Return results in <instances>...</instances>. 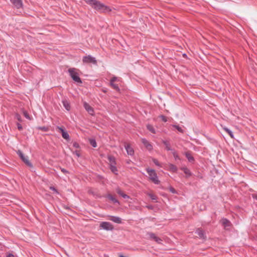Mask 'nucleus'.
<instances>
[{
	"mask_svg": "<svg viewBox=\"0 0 257 257\" xmlns=\"http://www.w3.org/2000/svg\"><path fill=\"white\" fill-rule=\"evenodd\" d=\"M86 2L96 10L103 12L109 11V8L96 0H86Z\"/></svg>",
	"mask_w": 257,
	"mask_h": 257,
	"instance_id": "f257e3e1",
	"label": "nucleus"
},
{
	"mask_svg": "<svg viewBox=\"0 0 257 257\" xmlns=\"http://www.w3.org/2000/svg\"><path fill=\"white\" fill-rule=\"evenodd\" d=\"M147 173L149 175L150 180L155 184H159L160 182L158 179L157 175L154 169L147 168L146 169Z\"/></svg>",
	"mask_w": 257,
	"mask_h": 257,
	"instance_id": "f03ea898",
	"label": "nucleus"
},
{
	"mask_svg": "<svg viewBox=\"0 0 257 257\" xmlns=\"http://www.w3.org/2000/svg\"><path fill=\"white\" fill-rule=\"evenodd\" d=\"M68 72L72 79L76 82L78 83H82L80 78L79 77L77 69L74 68H69Z\"/></svg>",
	"mask_w": 257,
	"mask_h": 257,
	"instance_id": "7ed1b4c3",
	"label": "nucleus"
},
{
	"mask_svg": "<svg viewBox=\"0 0 257 257\" xmlns=\"http://www.w3.org/2000/svg\"><path fill=\"white\" fill-rule=\"evenodd\" d=\"M18 155L20 157L22 160L29 167H33L32 164L29 161L28 157L25 156L22 152L20 150H18L17 152Z\"/></svg>",
	"mask_w": 257,
	"mask_h": 257,
	"instance_id": "20e7f679",
	"label": "nucleus"
},
{
	"mask_svg": "<svg viewBox=\"0 0 257 257\" xmlns=\"http://www.w3.org/2000/svg\"><path fill=\"white\" fill-rule=\"evenodd\" d=\"M82 60L84 63H92L93 64L96 63V60L95 58L91 55L83 57Z\"/></svg>",
	"mask_w": 257,
	"mask_h": 257,
	"instance_id": "39448f33",
	"label": "nucleus"
},
{
	"mask_svg": "<svg viewBox=\"0 0 257 257\" xmlns=\"http://www.w3.org/2000/svg\"><path fill=\"white\" fill-rule=\"evenodd\" d=\"M100 227L106 230H112L113 229L112 225L108 222H102L100 224Z\"/></svg>",
	"mask_w": 257,
	"mask_h": 257,
	"instance_id": "423d86ee",
	"label": "nucleus"
},
{
	"mask_svg": "<svg viewBox=\"0 0 257 257\" xmlns=\"http://www.w3.org/2000/svg\"><path fill=\"white\" fill-rule=\"evenodd\" d=\"M148 235L150 238L155 240L159 244H162V240L160 238L157 237L154 233L148 232Z\"/></svg>",
	"mask_w": 257,
	"mask_h": 257,
	"instance_id": "0eeeda50",
	"label": "nucleus"
},
{
	"mask_svg": "<svg viewBox=\"0 0 257 257\" xmlns=\"http://www.w3.org/2000/svg\"><path fill=\"white\" fill-rule=\"evenodd\" d=\"M142 143L145 146L147 150L151 151L153 150V146L145 138L142 139Z\"/></svg>",
	"mask_w": 257,
	"mask_h": 257,
	"instance_id": "6e6552de",
	"label": "nucleus"
},
{
	"mask_svg": "<svg viewBox=\"0 0 257 257\" xmlns=\"http://www.w3.org/2000/svg\"><path fill=\"white\" fill-rule=\"evenodd\" d=\"M83 106L86 110L91 115L94 114V110L93 108L87 102H84L83 103Z\"/></svg>",
	"mask_w": 257,
	"mask_h": 257,
	"instance_id": "1a4fd4ad",
	"label": "nucleus"
},
{
	"mask_svg": "<svg viewBox=\"0 0 257 257\" xmlns=\"http://www.w3.org/2000/svg\"><path fill=\"white\" fill-rule=\"evenodd\" d=\"M195 233L198 235L200 239H204V240L206 239V236L205 235V233L202 229H201L200 228H198L196 230Z\"/></svg>",
	"mask_w": 257,
	"mask_h": 257,
	"instance_id": "9d476101",
	"label": "nucleus"
},
{
	"mask_svg": "<svg viewBox=\"0 0 257 257\" xmlns=\"http://www.w3.org/2000/svg\"><path fill=\"white\" fill-rule=\"evenodd\" d=\"M10 1L17 9H20L23 6V3L21 0H10Z\"/></svg>",
	"mask_w": 257,
	"mask_h": 257,
	"instance_id": "9b49d317",
	"label": "nucleus"
},
{
	"mask_svg": "<svg viewBox=\"0 0 257 257\" xmlns=\"http://www.w3.org/2000/svg\"><path fill=\"white\" fill-rule=\"evenodd\" d=\"M162 143L165 145V149L167 151H170L172 152V151H173L174 150V149H172L171 148L170 142L169 141L165 140H162Z\"/></svg>",
	"mask_w": 257,
	"mask_h": 257,
	"instance_id": "f8f14e48",
	"label": "nucleus"
},
{
	"mask_svg": "<svg viewBox=\"0 0 257 257\" xmlns=\"http://www.w3.org/2000/svg\"><path fill=\"white\" fill-rule=\"evenodd\" d=\"M125 149L126 151L127 154L130 156H133L134 154V149L129 145L125 146Z\"/></svg>",
	"mask_w": 257,
	"mask_h": 257,
	"instance_id": "ddd939ff",
	"label": "nucleus"
},
{
	"mask_svg": "<svg viewBox=\"0 0 257 257\" xmlns=\"http://www.w3.org/2000/svg\"><path fill=\"white\" fill-rule=\"evenodd\" d=\"M181 170H182L184 172V173L186 175V177H189L192 176V173L191 172L190 170L186 167H181Z\"/></svg>",
	"mask_w": 257,
	"mask_h": 257,
	"instance_id": "4468645a",
	"label": "nucleus"
},
{
	"mask_svg": "<svg viewBox=\"0 0 257 257\" xmlns=\"http://www.w3.org/2000/svg\"><path fill=\"white\" fill-rule=\"evenodd\" d=\"M116 192L118 194H119L120 196H121L122 197H123L124 199H128L130 198V197L126 195V194L124 193L119 188L116 189Z\"/></svg>",
	"mask_w": 257,
	"mask_h": 257,
	"instance_id": "2eb2a0df",
	"label": "nucleus"
},
{
	"mask_svg": "<svg viewBox=\"0 0 257 257\" xmlns=\"http://www.w3.org/2000/svg\"><path fill=\"white\" fill-rule=\"evenodd\" d=\"M108 160L109 162V166L116 165V162L114 157L108 156Z\"/></svg>",
	"mask_w": 257,
	"mask_h": 257,
	"instance_id": "dca6fc26",
	"label": "nucleus"
},
{
	"mask_svg": "<svg viewBox=\"0 0 257 257\" xmlns=\"http://www.w3.org/2000/svg\"><path fill=\"white\" fill-rule=\"evenodd\" d=\"M110 220L117 223H120L121 222V218L117 216H111Z\"/></svg>",
	"mask_w": 257,
	"mask_h": 257,
	"instance_id": "f3484780",
	"label": "nucleus"
},
{
	"mask_svg": "<svg viewBox=\"0 0 257 257\" xmlns=\"http://www.w3.org/2000/svg\"><path fill=\"white\" fill-rule=\"evenodd\" d=\"M107 197L111 201H112L114 203H119L118 201L111 194H108L107 195Z\"/></svg>",
	"mask_w": 257,
	"mask_h": 257,
	"instance_id": "a211bd4d",
	"label": "nucleus"
},
{
	"mask_svg": "<svg viewBox=\"0 0 257 257\" xmlns=\"http://www.w3.org/2000/svg\"><path fill=\"white\" fill-rule=\"evenodd\" d=\"M221 221L222 224L224 225L225 227L230 226V222L228 219L226 218H223Z\"/></svg>",
	"mask_w": 257,
	"mask_h": 257,
	"instance_id": "6ab92c4d",
	"label": "nucleus"
},
{
	"mask_svg": "<svg viewBox=\"0 0 257 257\" xmlns=\"http://www.w3.org/2000/svg\"><path fill=\"white\" fill-rule=\"evenodd\" d=\"M169 167L170 171L173 172H176L177 171V167L173 164H170L169 165Z\"/></svg>",
	"mask_w": 257,
	"mask_h": 257,
	"instance_id": "aec40b11",
	"label": "nucleus"
},
{
	"mask_svg": "<svg viewBox=\"0 0 257 257\" xmlns=\"http://www.w3.org/2000/svg\"><path fill=\"white\" fill-rule=\"evenodd\" d=\"M63 104L65 108L69 111L70 109V106L68 102L66 100L63 101Z\"/></svg>",
	"mask_w": 257,
	"mask_h": 257,
	"instance_id": "412c9836",
	"label": "nucleus"
},
{
	"mask_svg": "<svg viewBox=\"0 0 257 257\" xmlns=\"http://www.w3.org/2000/svg\"><path fill=\"white\" fill-rule=\"evenodd\" d=\"M185 156L189 162H192L194 160V158L191 156L190 153L187 152L185 153Z\"/></svg>",
	"mask_w": 257,
	"mask_h": 257,
	"instance_id": "4be33fe9",
	"label": "nucleus"
},
{
	"mask_svg": "<svg viewBox=\"0 0 257 257\" xmlns=\"http://www.w3.org/2000/svg\"><path fill=\"white\" fill-rule=\"evenodd\" d=\"M110 86L117 91H119L120 89L117 84H115L114 82H110Z\"/></svg>",
	"mask_w": 257,
	"mask_h": 257,
	"instance_id": "5701e85b",
	"label": "nucleus"
},
{
	"mask_svg": "<svg viewBox=\"0 0 257 257\" xmlns=\"http://www.w3.org/2000/svg\"><path fill=\"white\" fill-rule=\"evenodd\" d=\"M147 127L148 130H149L151 132H152L153 134L156 133L155 129L154 128V127L151 125V124H148L147 126Z\"/></svg>",
	"mask_w": 257,
	"mask_h": 257,
	"instance_id": "b1692460",
	"label": "nucleus"
},
{
	"mask_svg": "<svg viewBox=\"0 0 257 257\" xmlns=\"http://www.w3.org/2000/svg\"><path fill=\"white\" fill-rule=\"evenodd\" d=\"M110 169L111 170V172H113L114 174H117V169L115 165L110 166Z\"/></svg>",
	"mask_w": 257,
	"mask_h": 257,
	"instance_id": "393cba45",
	"label": "nucleus"
},
{
	"mask_svg": "<svg viewBox=\"0 0 257 257\" xmlns=\"http://www.w3.org/2000/svg\"><path fill=\"white\" fill-rule=\"evenodd\" d=\"M121 79L120 78H118L115 76H113L110 79V82H120Z\"/></svg>",
	"mask_w": 257,
	"mask_h": 257,
	"instance_id": "a878e982",
	"label": "nucleus"
},
{
	"mask_svg": "<svg viewBox=\"0 0 257 257\" xmlns=\"http://www.w3.org/2000/svg\"><path fill=\"white\" fill-rule=\"evenodd\" d=\"M89 143L90 145L93 147L95 148L97 146V144L94 139H91L89 140Z\"/></svg>",
	"mask_w": 257,
	"mask_h": 257,
	"instance_id": "bb28decb",
	"label": "nucleus"
},
{
	"mask_svg": "<svg viewBox=\"0 0 257 257\" xmlns=\"http://www.w3.org/2000/svg\"><path fill=\"white\" fill-rule=\"evenodd\" d=\"M225 131L228 134V135L232 138H233V134L231 130L227 127L224 128Z\"/></svg>",
	"mask_w": 257,
	"mask_h": 257,
	"instance_id": "cd10ccee",
	"label": "nucleus"
},
{
	"mask_svg": "<svg viewBox=\"0 0 257 257\" xmlns=\"http://www.w3.org/2000/svg\"><path fill=\"white\" fill-rule=\"evenodd\" d=\"M148 195L151 198L152 200L157 202V197L155 195L152 193H148Z\"/></svg>",
	"mask_w": 257,
	"mask_h": 257,
	"instance_id": "c85d7f7f",
	"label": "nucleus"
},
{
	"mask_svg": "<svg viewBox=\"0 0 257 257\" xmlns=\"http://www.w3.org/2000/svg\"><path fill=\"white\" fill-rule=\"evenodd\" d=\"M172 126L175 127V128H176L179 132H180L181 133H184V130L181 127H180L179 125L173 124V125H172Z\"/></svg>",
	"mask_w": 257,
	"mask_h": 257,
	"instance_id": "c756f323",
	"label": "nucleus"
},
{
	"mask_svg": "<svg viewBox=\"0 0 257 257\" xmlns=\"http://www.w3.org/2000/svg\"><path fill=\"white\" fill-rule=\"evenodd\" d=\"M62 137L66 139V140H68L69 139V134H68L67 132H63V134H62Z\"/></svg>",
	"mask_w": 257,
	"mask_h": 257,
	"instance_id": "7c9ffc66",
	"label": "nucleus"
},
{
	"mask_svg": "<svg viewBox=\"0 0 257 257\" xmlns=\"http://www.w3.org/2000/svg\"><path fill=\"white\" fill-rule=\"evenodd\" d=\"M172 153L175 158V160H177V159H179V157L178 156V155L177 154L176 151H175V150H174L173 151H172Z\"/></svg>",
	"mask_w": 257,
	"mask_h": 257,
	"instance_id": "2f4dec72",
	"label": "nucleus"
},
{
	"mask_svg": "<svg viewBox=\"0 0 257 257\" xmlns=\"http://www.w3.org/2000/svg\"><path fill=\"white\" fill-rule=\"evenodd\" d=\"M15 118L18 120L19 121H22V118H21V115L18 114V113H16L15 114Z\"/></svg>",
	"mask_w": 257,
	"mask_h": 257,
	"instance_id": "473e14b6",
	"label": "nucleus"
},
{
	"mask_svg": "<svg viewBox=\"0 0 257 257\" xmlns=\"http://www.w3.org/2000/svg\"><path fill=\"white\" fill-rule=\"evenodd\" d=\"M153 162H154V163L157 166H160V164L159 163V162H158V161L156 159H153Z\"/></svg>",
	"mask_w": 257,
	"mask_h": 257,
	"instance_id": "72a5a7b5",
	"label": "nucleus"
},
{
	"mask_svg": "<svg viewBox=\"0 0 257 257\" xmlns=\"http://www.w3.org/2000/svg\"><path fill=\"white\" fill-rule=\"evenodd\" d=\"M160 117L162 118V120L163 121L166 122L167 121V117L166 116H165L164 115H161Z\"/></svg>",
	"mask_w": 257,
	"mask_h": 257,
	"instance_id": "f704fd0d",
	"label": "nucleus"
},
{
	"mask_svg": "<svg viewBox=\"0 0 257 257\" xmlns=\"http://www.w3.org/2000/svg\"><path fill=\"white\" fill-rule=\"evenodd\" d=\"M73 146L75 148H79V145L77 142H74L73 143Z\"/></svg>",
	"mask_w": 257,
	"mask_h": 257,
	"instance_id": "c9c22d12",
	"label": "nucleus"
},
{
	"mask_svg": "<svg viewBox=\"0 0 257 257\" xmlns=\"http://www.w3.org/2000/svg\"><path fill=\"white\" fill-rule=\"evenodd\" d=\"M17 126H18V128L20 131H21L23 129V127H22V125L20 123H17Z\"/></svg>",
	"mask_w": 257,
	"mask_h": 257,
	"instance_id": "e433bc0d",
	"label": "nucleus"
},
{
	"mask_svg": "<svg viewBox=\"0 0 257 257\" xmlns=\"http://www.w3.org/2000/svg\"><path fill=\"white\" fill-rule=\"evenodd\" d=\"M24 115L26 118H27L28 119H30L29 115L26 111L24 112Z\"/></svg>",
	"mask_w": 257,
	"mask_h": 257,
	"instance_id": "4c0bfd02",
	"label": "nucleus"
},
{
	"mask_svg": "<svg viewBox=\"0 0 257 257\" xmlns=\"http://www.w3.org/2000/svg\"><path fill=\"white\" fill-rule=\"evenodd\" d=\"M73 154L76 155L78 157H79L80 156V154L79 151H75L73 152Z\"/></svg>",
	"mask_w": 257,
	"mask_h": 257,
	"instance_id": "58836bf2",
	"label": "nucleus"
},
{
	"mask_svg": "<svg viewBox=\"0 0 257 257\" xmlns=\"http://www.w3.org/2000/svg\"><path fill=\"white\" fill-rule=\"evenodd\" d=\"M57 128L59 131H60V132H61L62 134H63V132H65V130L62 127H59V126H57Z\"/></svg>",
	"mask_w": 257,
	"mask_h": 257,
	"instance_id": "ea45409f",
	"label": "nucleus"
},
{
	"mask_svg": "<svg viewBox=\"0 0 257 257\" xmlns=\"http://www.w3.org/2000/svg\"><path fill=\"white\" fill-rule=\"evenodd\" d=\"M57 128L59 131H60V132H61L62 134H63V132H65V130L62 127H59V126H57Z\"/></svg>",
	"mask_w": 257,
	"mask_h": 257,
	"instance_id": "a19ab883",
	"label": "nucleus"
},
{
	"mask_svg": "<svg viewBox=\"0 0 257 257\" xmlns=\"http://www.w3.org/2000/svg\"><path fill=\"white\" fill-rule=\"evenodd\" d=\"M170 191L173 193H175L176 192V190H175L174 188H172V187H171L170 188Z\"/></svg>",
	"mask_w": 257,
	"mask_h": 257,
	"instance_id": "79ce46f5",
	"label": "nucleus"
},
{
	"mask_svg": "<svg viewBox=\"0 0 257 257\" xmlns=\"http://www.w3.org/2000/svg\"><path fill=\"white\" fill-rule=\"evenodd\" d=\"M61 171L64 173H68V171L64 168H61Z\"/></svg>",
	"mask_w": 257,
	"mask_h": 257,
	"instance_id": "37998d69",
	"label": "nucleus"
},
{
	"mask_svg": "<svg viewBox=\"0 0 257 257\" xmlns=\"http://www.w3.org/2000/svg\"><path fill=\"white\" fill-rule=\"evenodd\" d=\"M7 257H15V256L13 254L10 253L7 255Z\"/></svg>",
	"mask_w": 257,
	"mask_h": 257,
	"instance_id": "c03bdc74",
	"label": "nucleus"
},
{
	"mask_svg": "<svg viewBox=\"0 0 257 257\" xmlns=\"http://www.w3.org/2000/svg\"><path fill=\"white\" fill-rule=\"evenodd\" d=\"M50 189H51V190H53V191H55V192H57V190H56V188H55V187H50Z\"/></svg>",
	"mask_w": 257,
	"mask_h": 257,
	"instance_id": "a18cd8bd",
	"label": "nucleus"
},
{
	"mask_svg": "<svg viewBox=\"0 0 257 257\" xmlns=\"http://www.w3.org/2000/svg\"><path fill=\"white\" fill-rule=\"evenodd\" d=\"M253 197L254 199L257 200V194L253 195Z\"/></svg>",
	"mask_w": 257,
	"mask_h": 257,
	"instance_id": "49530a36",
	"label": "nucleus"
},
{
	"mask_svg": "<svg viewBox=\"0 0 257 257\" xmlns=\"http://www.w3.org/2000/svg\"><path fill=\"white\" fill-rule=\"evenodd\" d=\"M40 128L43 130H46V128L45 127H41Z\"/></svg>",
	"mask_w": 257,
	"mask_h": 257,
	"instance_id": "de8ad7c7",
	"label": "nucleus"
},
{
	"mask_svg": "<svg viewBox=\"0 0 257 257\" xmlns=\"http://www.w3.org/2000/svg\"><path fill=\"white\" fill-rule=\"evenodd\" d=\"M256 214H257V212H256Z\"/></svg>",
	"mask_w": 257,
	"mask_h": 257,
	"instance_id": "09e8293b",
	"label": "nucleus"
}]
</instances>
